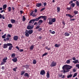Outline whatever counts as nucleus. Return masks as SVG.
I'll return each instance as SVG.
<instances>
[{"label": "nucleus", "mask_w": 79, "mask_h": 79, "mask_svg": "<svg viewBox=\"0 0 79 79\" xmlns=\"http://www.w3.org/2000/svg\"><path fill=\"white\" fill-rule=\"evenodd\" d=\"M72 68V66L67 64L64 65L62 67V69L64 70V73L69 72V71L68 70H69Z\"/></svg>", "instance_id": "f257e3e1"}, {"label": "nucleus", "mask_w": 79, "mask_h": 79, "mask_svg": "<svg viewBox=\"0 0 79 79\" xmlns=\"http://www.w3.org/2000/svg\"><path fill=\"white\" fill-rule=\"evenodd\" d=\"M48 20H49L48 24L51 25L53 24V23H55L56 21V19L55 18H48Z\"/></svg>", "instance_id": "f03ea898"}, {"label": "nucleus", "mask_w": 79, "mask_h": 79, "mask_svg": "<svg viewBox=\"0 0 79 79\" xmlns=\"http://www.w3.org/2000/svg\"><path fill=\"white\" fill-rule=\"evenodd\" d=\"M33 32V30H27L26 31H25V36L28 37L29 35V34L31 35V34H32Z\"/></svg>", "instance_id": "7ed1b4c3"}, {"label": "nucleus", "mask_w": 79, "mask_h": 79, "mask_svg": "<svg viewBox=\"0 0 79 79\" xmlns=\"http://www.w3.org/2000/svg\"><path fill=\"white\" fill-rule=\"evenodd\" d=\"M7 60V57H5L4 58H3L2 61L1 62V65H4V63L6 62V60Z\"/></svg>", "instance_id": "20e7f679"}, {"label": "nucleus", "mask_w": 79, "mask_h": 79, "mask_svg": "<svg viewBox=\"0 0 79 79\" xmlns=\"http://www.w3.org/2000/svg\"><path fill=\"white\" fill-rule=\"evenodd\" d=\"M12 45V44L11 43H7L6 44H4L3 45V48L6 49L7 48V47L10 46Z\"/></svg>", "instance_id": "39448f33"}, {"label": "nucleus", "mask_w": 79, "mask_h": 79, "mask_svg": "<svg viewBox=\"0 0 79 79\" xmlns=\"http://www.w3.org/2000/svg\"><path fill=\"white\" fill-rule=\"evenodd\" d=\"M56 65V63L54 61H52L51 64L50 66L51 67H53L55 66Z\"/></svg>", "instance_id": "423d86ee"}, {"label": "nucleus", "mask_w": 79, "mask_h": 79, "mask_svg": "<svg viewBox=\"0 0 79 79\" xmlns=\"http://www.w3.org/2000/svg\"><path fill=\"white\" fill-rule=\"evenodd\" d=\"M41 18H42V19H44V20L46 21V19H47V16H40Z\"/></svg>", "instance_id": "0eeeda50"}, {"label": "nucleus", "mask_w": 79, "mask_h": 79, "mask_svg": "<svg viewBox=\"0 0 79 79\" xmlns=\"http://www.w3.org/2000/svg\"><path fill=\"white\" fill-rule=\"evenodd\" d=\"M45 74V70H42L40 72V74H41V75H43L44 74Z\"/></svg>", "instance_id": "6e6552de"}, {"label": "nucleus", "mask_w": 79, "mask_h": 79, "mask_svg": "<svg viewBox=\"0 0 79 79\" xmlns=\"http://www.w3.org/2000/svg\"><path fill=\"white\" fill-rule=\"evenodd\" d=\"M66 16H68L70 18H73V16H74V15L72 16L70 14H66Z\"/></svg>", "instance_id": "1a4fd4ad"}, {"label": "nucleus", "mask_w": 79, "mask_h": 79, "mask_svg": "<svg viewBox=\"0 0 79 79\" xmlns=\"http://www.w3.org/2000/svg\"><path fill=\"white\" fill-rule=\"evenodd\" d=\"M34 27V26H33L31 27V26L29 25L27 26V29H32Z\"/></svg>", "instance_id": "9d476101"}, {"label": "nucleus", "mask_w": 79, "mask_h": 79, "mask_svg": "<svg viewBox=\"0 0 79 79\" xmlns=\"http://www.w3.org/2000/svg\"><path fill=\"white\" fill-rule=\"evenodd\" d=\"M18 39V37L16 35L14 37V40L17 41Z\"/></svg>", "instance_id": "9b49d317"}, {"label": "nucleus", "mask_w": 79, "mask_h": 79, "mask_svg": "<svg viewBox=\"0 0 79 79\" xmlns=\"http://www.w3.org/2000/svg\"><path fill=\"white\" fill-rule=\"evenodd\" d=\"M35 20H34V19L30 20V21L29 22V23H31L32 24H33L35 22Z\"/></svg>", "instance_id": "f8f14e48"}, {"label": "nucleus", "mask_w": 79, "mask_h": 79, "mask_svg": "<svg viewBox=\"0 0 79 79\" xmlns=\"http://www.w3.org/2000/svg\"><path fill=\"white\" fill-rule=\"evenodd\" d=\"M33 12L31 11V13H30V16H31L32 15V16L33 17H35L36 16L35 14L34 13H33Z\"/></svg>", "instance_id": "ddd939ff"}, {"label": "nucleus", "mask_w": 79, "mask_h": 79, "mask_svg": "<svg viewBox=\"0 0 79 79\" xmlns=\"http://www.w3.org/2000/svg\"><path fill=\"white\" fill-rule=\"evenodd\" d=\"M42 5L41 3H37L36 5V6L37 7H39Z\"/></svg>", "instance_id": "4468645a"}, {"label": "nucleus", "mask_w": 79, "mask_h": 79, "mask_svg": "<svg viewBox=\"0 0 79 79\" xmlns=\"http://www.w3.org/2000/svg\"><path fill=\"white\" fill-rule=\"evenodd\" d=\"M46 77H47V78H50V74L49 73V71L47 72V74H46Z\"/></svg>", "instance_id": "2eb2a0df"}, {"label": "nucleus", "mask_w": 79, "mask_h": 79, "mask_svg": "<svg viewBox=\"0 0 79 79\" xmlns=\"http://www.w3.org/2000/svg\"><path fill=\"white\" fill-rule=\"evenodd\" d=\"M12 60L14 61V62H16L17 61V60H17V58L16 57H15Z\"/></svg>", "instance_id": "dca6fc26"}, {"label": "nucleus", "mask_w": 79, "mask_h": 79, "mask_svg": "<svg viewBox=\"0 0 79 79\" xmlns=\"http://www.w3.org/2000/svg\"><path fill=\"white\" fill-rule=\"evenodd\" d=\"M41 19V18L40 16V17H38V18H36V19H33L34 20H35V21H38L39 19Z\"/></svg>", "instance_id": "f3484780"}, {"label": "nucleus", "mask_w": 79, "mask_h": 79, "mask_svg": "<svg viewBox=\"0 0 79 79\" xmlns=\"http://www.w3.org/2000/svg\"><path fill=\"white\" fill-rule=\"evenodd\" d=\"M64 36H69L70 34L68 33V32H65L64 34Z\"/></svg>", "instance_id": "a211bd4d"}, {"label": "nucleus", "mask_w": 79, "mask_h": 79, "mask_svg": "<svg viewBox=\"0 0 79 79\" xmlns=\"http://www.w3.org/2000/svg\"><path fill=\"white\" fill-rule=\"evenodd\" d=\"M10 22H11V23H15L16 21L15 20L11 19L10 20Z\"/></svg>", "instance_id": "6ab92c4d"}, {"label": "nucleus", "mask_w": 79, "mask_h": 79, "mask_svg": "<svg viewBox=\"0 0 79 79\" xmlns=\"http://www.w3.org/2000/svg\"><path fill=\"white\" fill-rule=\"evenodd\" d=\"M75 4L74 3H72L70 5V6L72 8H74L75 6Z\"/></svg>", "instance_id": "aec40b11"}, {"label": "nucleus", "mask_w": 79, "mask_h": 79, "mask_svg": "<svg viewBox=\"0 0 79 79\" xmlns=\"http://www.w3.org/2000/svg\"><path fill=\"white\" fill-rule=\"evenodd\" d=\"M24 76L25 77H29V75L28 73H25L24 74Z\"/></svg>", "instance_id": "412c9836"}, {"label": "nucleus", "mask_w": 79, "mask_h": 79, "mask_svg": "<svg viewBox=\"0 0 79 79\" xmlns=\"http://www.w3.org/2000/svg\"><path fill=\"white\" fill-rule=\"evenodd\" d=\"M60 44H55V47L56 48H58L60 46Z\"/></svg>", "instance_id": "4be33fe9"}, {"label": "nucleus", "mask_w": 79, "mask_h": 79, "mask_svg": "<svg viewBox=\"0 0 79 79\" xmlns=\"http://www.w3.org/2000/svg\"><path fill=\"white\" fill-rule=\"evenodd\" d=\"M34 48V45H31V46H30V50H33Z\"/></svg>", "instance_id": "5701e85b"}, {"label": "nucleus", "mask_w": 79, "mask_h": 79, "mask_svg": "<svg viewBox=\"0 0 79 79\" xmlns=\"http://www.w3.org/2000/svg\"><path fill=\"white\" fill-rule=\"evenodd\" d=\"M73 76L72 74H69L68 76H67V78H69L72 77Z\"/></svg>", "instance_id": "b1692460"}, {"label": "nucleus", "mask_w": 79, "mask_h": 79, "mask_svg": "<svg viewBox=\"0 0 79 79\" xmlns=\"http://www.w3.org/2000/svg\"><path fill=\"white\" fill-rule=\"evenodd\" d=\"M13 46L12 45H10L9 47V50H11L12 49V48H13Z\"/></svg>", "instance_id": "393cba45"}, {"label": "nucleus", "mask_w": 79, "mask_h": 79, "mask_svg": "<svg viewBox=\"0 0 79 79\" xmlns=\"http://www.w3.org/2000/svg\"><path fill=\"white\" fill-rule=\"evenodd\" d=\"M15 56H16V55H15V53H13V54H12L11 57L12 58H14L15 57Z\"/></svg>", "instance_id": "a878e982"}, {"label": "nucleus", "mask_w": 79, "mask_h": 79, "mask_svg": "<svg viewBox=\"0 0 79 79\" xmlns=\"http://www.w3.org/2000/svg\"><path fill=\"white\" fill-rule=\"evenodd\" d=\"M40 24H37V26L38 25V26H37V27H36V29H39V27H40V26H40Z\"/></svg>", "instance_id": "bb28decb"}, {"label": "nucleus", "mask_w": 79, "mask_h": 79, "mask_svg": "<svg viewBox=\"0 0 79 79\" xmlns=\"http://www.w3.org/2000/svg\"><path fill=\"white\" fill-rule=\"evenodd\" d=\"M78 62V60H76L75 61H73V63L74 64H77V63Z\"/></svg>", "instance_id": "cd10ccee"}, {"label": "nucleus", "mask_w": 79, "mask_h": 79, "mask_svg": "<svg viewBox=\"0 0 79 79\" xmlns=\"http://www.w3.org/2000/svg\"><path fill=\"white\" fill-rule=\"evenodd\" d=\"M57 12H60V7H57Z\"/></svg>", "instance_id": "c85d7f7f"}, {"label": "nucleus", "mask_w": 79, "mask_h": 79, "mask_svg": "<svg viewBox=\"0 0 79 79\" xmlns=\"http://www.w3.org/2000/svg\"><path fill=\"white\" fill-rule=\"evenodd\" d=\"M36 60H33L32 64H36Z\"/></svg>", "instance_id": "c756f323"}, {"label": "nucleus", "mask_w": 79, "mask_h": 79, "mask_svg": "<svg viewBox=\"0 0 79 79\" xmlns=\"http://www.w3.org/2000/svg\"><path fill=\"white\" fill-rule=\"evenodd\" d=\"M7 10L8 11H9V12H10L11 10V7H9L7 8Z\"/></svg>", "instance_id": "7c9ffc66"}, {"label": "nucleus", "mask_w": 79, "mask_h": 79, "mask_svg": "<svg viewBox=\"0 0 79 79\" xmlns=\"http://www.w3.org/2000/svg\"><path fill=\"white\" fill-rule=\"evenodd\" d=\"M6 7H7V5L6 4H5L3 5V9H5L6 8Z\"/></svg>", "instance_id": "2f4dec72"}, {"label": "nucleus", "mask_w": 79, "mask_h": 79, "mask_svg": "<svg viewBox=\"0 0 79 79\" xmlns=\"http://www.w3.org/2000/svg\"><path fill=\"white\" fill-rule=\"evenodd\" d=\"M43 22V20H40L39 21V22H38V23H39V24H40V23H42Z\"/></svg>", "instance_id": "473e14b6"}, {"label": "nucleus", "mask_w": 79, "mask_h": 79, "mask_svg": "<svg viewBox=\"0 0 79 79\" xmlns=\"http://www.w3.org/2000/svg\"><path fill=\"white\" fill-rule=\"evenodd\" d=\"M23 21H24L26 20V18L24 17V15L23 16Z\"/></svg>", "instance_id": "72a5a7b5"}, {"label": "nucleus", "mask_w": 79, "mask_h": 79, "mask_svg": "<svg viewBox=\"0 0 79 79\" xmlns=\"http://www.w3.org/2000/svg\"><path fill=\"white\" fill-rule=\"evenodd\" d=\"M48 54V53L47 52H45L44 54L42 55V57H44V56L47 55Z\"/></svg>", "instance_id": "f704fd0d"}, {"label": "nucleus", "mask_w": 79, "mask_h": 79, "mask_svg": "<svg viewBox=\"0 0 79 79\" xmlns=\"http://www.w3.org/2000/svg\"><path fill=\"white\" fill-rule=\"evenodd\" d=\"M76 4L77 6H79V2L78 1H77L76 2Z\"/></svg>", "instance_id": "c9c22d12"}, {"label": "nucleus", "mask_w": 79, "mask_h": 79, "mask_svg": "<svg viewBox=\"0 0 79 79\" xmlns=\"http://www.w3.org/2000/svg\"><path fill=\"white\" fill-rule=\"evenodd\" d=\"M12 26H13L11 24H9L8 25V27H9V28L12 27Z\"/></svg>", "instance_id": "e433bc0d"}, {"label": "nucleus", "mask_w": 79, "mask_h": 79, "mask_svg": "<svg viewBox=\"0 0 79 79\" xmlns=\"http://www.w3.org/2000/svg\"><path fill=\"white\" fill-rule=\"evenodd\" d=\"M45 9H46V8L45 7H44V8H42V9H41V10H40V11H41V12L43 11L44 10H45Z\"/></svg>", "instance_id": "4c0bfd02"}, {"label": "nucleus", "mask_w": 79, "mask_h": 79, "mask_svg": "<svg viewBox=\"0 0 79 79\" xmlns=\"http://www.w3.org/2000/svg\"><path fill=\"white\" fill-rule=\"evenodd\" d=\"M70 60H67L66 62V63L67 64H70Z\"/></svg>", "instance_id": "58836bf2"}, {"label": "nucleus", "mask_w": 79, "mask_h": 79, "mask_svg": "<svg viewBox=\"0 0 79 79\" xmlns=\"http://www.w3.org/2000/svg\"><path fill=\"white\" fill-rule=\"evenodd\" d=\"M42 30V28H40L38 29L37 30L38 31L40 32Z\"/></svg>", "instance_id": "ea45409f"}, {"label": "nucleus", "mask_w": 79, "mask_h": 79, "mask_svg": "<svg viewBox=\"0 0 79 79\" xmlns=\"http://www.w3.org/2000/svg\"><path fill=\"white\" fill-rule=\"evenodd\" d=\"M6 34H5V35H3L2 36V38H6V37L5 36H6Z\"/></svg>", "instance_id": "a19ab883"}, {"label": "nucleus", "mask_w": 79, "mask_h": 79, "mask_svg": "<svg viewBox=\"0 0 79 79\" xmlns=\"http://www.w3.org/2000/svg\"><path fill=\"white\" fill-rule=\"evenodd\" d=\"M73 1H72V0H71V1L69 2V5H70L71 4H72V3H73Z\"/></svg>", "instance_id": "79ce46f5"}, {"label": "nucleus", "mask_w": 79, "mask_h": 79, "mask_svg": "<svg viewBox=\"0 0 79 79\" xmlns=\"http://www.w3.org/2000/svg\"><path fill=\"white\" fill-rule=\"evenodd\" d=\"M74 14L77 15L78 13V11H76V10H75L74 11Z\"/></svg>", "instance_id": "37998d69"}, {"label": "nucleus", "mask_w": 79, "mask_h": 79, "mask_svg": "<svg viewBox=\"0 0 79 79\" xmlns=\"http://www.w3.org/2000/svg\"><path fill=\"white\" fill-rule=\"evenodd\" d=\"M25 73V71H22L21 72V75H24V73Z\"/></svg>", "instance_id": "c03bdc74"}, {"label": "nucleus", "mask_w": 79, "mask_h": 79, "mask_svg": "<svg viewBox=\"0 0 79 79\" xmlns=\"http://www.w3.org/2000/svg\"><path fill=\"white\" fill-rule=\"evenodd\" d=\"M77 73H74V75H73V77H75L76 76H77Z\"/></svg>", "instance_id": "a18cd8bd"}, {"label": "nucleus", "mask_w": 79, "mask_h": 79, "mask_svg": "<svg viewBox=\"0 0 79 79\" xmlns=\"http://www.w3.org/2000/svg\"><path fill=\"white\" fill-rule=\"evenodd\" d=\"M66 9L68 10H71V7H67Z\"/></svg>", "instance_id": "49530a36"}, {"label": "nucleus", "mask_w": 79, "mask_h": 79, "mask_svg": "<svg viewBox=\"0 0 79 79\" xmlns=\"http://www.w3.org/2000/svg\"><path fill=\"white\" fill-rule=\"evenodd\" d=\"M28 65L27 64H26L24 65V67H25V68L27 69V68H29L28 67H27L26 66H28Z\"/></svg>", "instance_id": "de8ad7c7"}, {"label": "nucleus", "mask_w": 79, "mask_h": 79, "mask_svg": "<svg viewBox=\"0 0 79 79\" xmlns=\"http://www.w3.org/2000/svg\"><path fill=\"white\" fill-rule=\"evenodd\" d=\"M62 24L64 25L63 26H65V22H64V21L62 22Z\"/></svg>", "instance_id": "09e8293b"}, {"label": "nucleus", "mask_w": 79, "mask_h": 79, "mask_svg": "<svg viewBox=\"0 0 79 79\" xmlns=\"http://www.w3.org/2000/svg\"><path fill=\"white\" fill-rule=\"evenodd\" d=\"M43 4H44V6H46L47 5V3L46 2H44L43 3Z\"/></svg>", "instance_id": "8fccbe9b"}, {"label": "nucleus", "mask_w": 79, "mask_h": 79, "mask_svg": "<svg viewBox=\"0 0 79 79\" xmlns=\"http://www.w3.org/2000/svg\"><path fill=\"white\" fill-rule=\"evenodd\" d=\"M76 67L79 69V64H77L76 65Z\"/></svg>", "instance_id": "3c124183"}, {"label": "nucleus", "mask_w": 79, "mask_h": 79, "mask_svg": "<svg viewBox=\"0 0 79 79\" xmlns=\"http://www.w3.org/2000/svg\"><path fill=\"white\" fill-rule=\"evenodd\" d=\"M19 51L20 52H21L23 51V49H19Z\"/></svg>", "instance_id": "603ef678"}, {"label": "nucleus", "mask_w": 79, "mask_h": 79, "mask_svg": "<svg viewBox=\"0 0 79 79\" xmlns=\"http://www.w3.org/2000/svg\"><path fill=\"white\" fill-rule=\"evenodd\" d=\"M1 69H2L3 70H4L5 69L4 67V66H2V68H1Z\"/></svg>", "instance_id": "864d4df0"}, {"label": "nucleus", "mask_w": 79, "mask_h": 79, "mask_svg": "<svg viewBox=\"0 0 79 79\" xmlns=\"http://www.w3.org/2000/svg\"><path fill=\"white\" fill-rule=\"evenodd\" d=\"M7 37H11V36L10 35V34H8V35H7Z\"/></svg>", "instance_id": "5fc2aeb1"}, {"label": "nucleus", "mask_w": 79, "mask_h": 79, "mask_svg": "<svg viewBox=\"0 0 79 79\" xmlns=\"http://www.w3.org/2000/svg\"><path fill=\"white\" fill-rule=\"evenodd\" d=\"M15 48H16V49H17L18 50H19V48L18 46H16V47H15Z\"/></svg>", "instance_id": "6e6d98bb"}, {"label": "nucleus", "mask_w": 79, "mask_h": 79, "mask_svg": "<svg viewBox=\"0 0 79 79\" xmlns=\"http://www.w3.org/2000/svg\"><path fill=\"white\" fill-rule=\"evenodd\" d=\"M55 31H52V32H51V34H55Z\"/></svg>", "instance_id": "4d7b16f0"}, {"label": "nucleus", "mask_w": 79, "mask_h": 79, "mask_svg": "<svg viewBox=\"0 0 79 79\" xmlns=\"http://www.w3.org/2000/svg\"><path fill=\"white\" fill-rule=\"evenodd\" d=\"M6 40L7 41H9V37H7L6 38Z\"/></svg>", "instance_id": "13d9d810"}, {"label": "nucleus", "mask_w": 79, "mask_h": 79, "mask_svg": "<svg viewBox=\"0 0 79 79\" xmlns=\"http://www.w3.org/2000/svg\"><path fill=\"white\" fill-rule=\"evenodd\" d=\"M65 75H62V76L61 77V78H65Z\"/></svg>", "instance_id": "bf43d9fd"}, {"label": "nucleus", "mask_w": 79, "mask_h": 79, "mask_svg": "<svg viewBox=\"0 0 79 79\" xmlns=\"http://www.w3.org/2000/svg\"><path fill=\"white\" fill-rule=\"evenodd\" d=\"M76 70L75 69H74L73 70V72L74 73L75 72Z\"/></svg>", "instance_id": "052dcab7"}, {"label": "nucleus", "mask_w": 79, "mask_h": 79, "mask_svg": "<svg viewBox=\"0 0 79 79\" xmlns=\"http://www.w3.org/2000/svg\"><path fill=\"white\" fill-rule=\"evenodd\" d=\"M20 14H23V10H20Z\"/></svg>", "instance_id": "680f3d73"}, {"label": "nucleus", "mask_w": 79, "mask_h": 79, "mask_svg": "<svg viewBox=\"0 0 79 79\" xmlns=\"http://www.w3.org/2000/svg\"><path fill=\"white\" fill-rule=\"evenodd\" d=\"M75 19H70V21H75Z\"/></svg>", "instance_id": "e2e57ef3"}, {"label": "nucleus", "mask_w": 79, "mask_h": 79, "mask_svg": "<svg viewBox=\"0 0 79 79\" xmlns=\"http://www.w3.org/2000/svg\"><path fill=\"white\" fill-rule=\"evenodd\" d=\"M37 23L36 22H35L34 23V25H36L37 24Z\"/></svg>", "instance_id": "0e129e2a"}, {"label": "nucleus", "mask_w": 79, "mask_h": 79, "mask_svg": "<svg viewBox=\"0 0 79 79\" xmlns=\"http://www.w3.org/2000/svg\"><path fill=\"white\" fill-rule=\"evenodd\" d=\"M34 11L35 13H37V10L36 9H35Z\"/></svg>", "instance_id": "69168bd1"}, {"label": "nucleus", "mask_w": 79, "mask_h": 79, "mask_svg": "<svg viewBox=\"0 0 79 79\" xmlns=\"http://www.w3.org/2000/svg\"><path fill=\"white\" fill-rule=\"evenodd\" d=\"M2 18L3 19H5V16L3 15H2Z\"/></svg>", "instance_id": "338daca9"}, {"label": "nucleus", "mask_w": 79, "mask_h": 79, "mask_svg": "<svg viewBox=\"0 0 79 79\" xmlns=\"http://www.w3.org/2000/svg\"><path fill=\"white\" fill-rule=\"evenodd\" d=\"M72 59L74 60H76V58L75 57H73V58H72Z\"/></svg>", "instance_id": "774afa93"}]
</instances>
